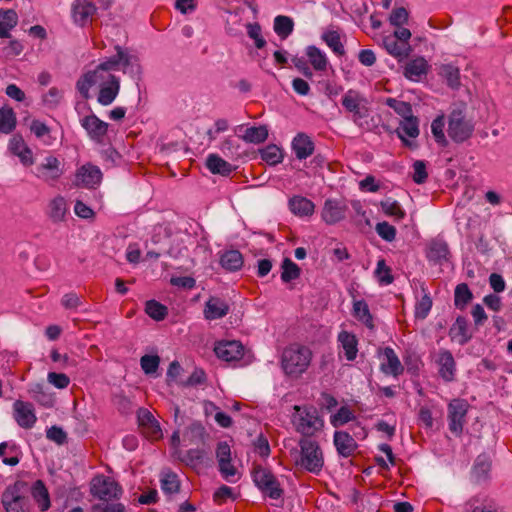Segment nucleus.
Wrapping results in <instances>:
<instances>
[{
    "instance_id": "nucleus-4",
    "label": "nucleus",
    "mask_w": 512,
    "mask_h": 512,
    "mask_svg": "<svg viewBox=\"0 0 512 512\" xmlns=\"http://www.w3.org/2000/svg\"><path fill=\"white\" fill-rule=\"evenodd\" d=\"M448 135L455 143H463L474 132V123L466 118L465 110L456 108L449 114Z\"/></svg>"
},
{
    "instance_id": "nucleus-23",
    "label": "nucleus",
    "mask_w": 512,
    "mask_h": 512,
    "mask_svg": "<svg viewBox=\"0 0 512 512\" xmlns=\"http://www.w3.org/2000/svg\"><path fill=\"white\" fill-rule=\"evenodd\" d=\"M439 375L445 382H452L455 378L456 363L449 350H443L439 354Z\"/></svg>"
},
{
    "instance_id": "nucleus-48",
    "label": "nucleus",
    "mask_w": 512,
    "mask_h": 512,
    "mask_svg": "<svg viewBox=\"0 0 512 512\" xmlns=\"http://www.w3.org/2000/svg\"><path fill=\"white\" fill-rule=\"evenodd\" d=\"M0 457L5 465L16 466L20 459L18 457V447L15 444L3 442L0 444Z\"/></svg>"
},
{
    "instance_id": "nucleus-24",
    "label": "nucleus",
    "mask_w": 512,
    "mask_h": 512,
    "mask_svg": "<svg viewBox=\"0 0 512 512\" xmlns=\"http://www.w3.org/2000/svg\"><path fill=\"white\" fill-rule=\"evenodd\" d=\"M229 312V305L218 297H210L205 304L204 316L208 320L220 319Z\"/></svg>"
},
{
    "instance_id": "nucleus-6",
    "label": "nucleus",
    "mask_w": 512,
    "mask_h": 512,
    "mask_svg": "<svg viewBox=\"0 0 512 512\" xmlns=\"http://www.w3.org/2000/svg\"><path fill=\"white\" fill-rule=\"evenodd\" d=\"M253 482L256 487L266 496L271 499H279L282 497L284 491L280 486L279 481L271 470L264 468L260 465L255 466L252 471Z\"/></svg>"
},
{
    "instance_id": "nucleus-38",
    "label": "nucleus",
    "mask_w": 512,
    "mask_h": 512,
    "mask_svg": "<svg viewBox=\"0 0 512 512\" xmlns=\"http://www.w3.org/2000/svg\"><path fill=\"white\" fill-rule=\"evenodd\" d=\"M380 207L385 215L393 217L396 222L403 220L406 217V212L402 209L398 201L387 198L380 202Z\"/></svg>"
},
{
    "instance_id": "nucleus-17",
    "label": "nucleus",
    "mask_w": 512,
    "mask_h": 512,
    "mask_svg": "<svg viewBox=\"0 0 512 512\" xmlns=\"http://www.w3.org/2000/svg\"><path fill=\"white\" fill-rule=\"evenodd\" d=\"M81 125L92 140L102 143L108 131V123L91 114L81 119Z\"/></svg>"
},
{
    "instance_id": "nucleus-61",
    "label": "nucleus",
    "mask_w": 512,
    "mask_h": 512,
    "mask_svg": "<svg viewBox=\"0 0 512 512\" xmlns=\"http://www.w3.org/2000/svg\"><path fill=\"white\" fill-rule=\"evenodd\" d=\"M375 230L377 234L387 242H392L396 238V228L386 221L377 223Z\"/></svg>"
},
{
    "instance_id": "nucleus-53",
    "label": "nucleus",
    "mask_w": 512,
    "mask_h": 512,
    "mask_svg": "<svg viewBox=\"0 0 512 512\" xmlns=\"http://www.w3.org/2000/svg\"><path fill=\"white\" fill-rule=\"evenodd\" d=\"M220 150L229 158H239L243 154L239 140L233 137L226 138L222 142Z\"/></svg>"
},
{
    "instance_id": "nucleus-33",
    "label": "nucleus",
    "mask_w": 512,
    "mask_h": 512,
    "mask_svg": "<svg viewBox=\"0 0 512 512\" xmlns=\"http://www.w3.org/2000/svg\"><path fill=\"white\" fill-rule=\"evenodd\" d=\"M208 434L206 433L205 427L198 421L192 422L184 433V438L189 441L190 444H204Z\"/></svg>"
},
{
    "instance_id": "nucleus-31",
    "label": "nucleus",
    "mask_w": 512,
    "mask_h": 512,
    "mask_svg": "<svg viewBox=\"0 0 512 512\" xmlns=\"http://www.w3.org/2000/svg\"><path fill=\"white\" fill-rule=\"evenodd\" d=\"M338 341L341 343L346 359L348 361L355 360L358 352L356 336L350 332L341 331L338 335Z\"/></svg>"
},
{
    "instance_id": "nucleus-43",
    "label": "nucleus",
    "mask_w": 512,
    "mask_h": 512,
    "mask_svg": "<svg viewBox=\"0 0 512 512\" xmlns=\"http://www.w3.org/2000/svg\"><path fill=\"white\" fill-rule=\"evenodd\" d=\"M427 72V62L424 58L420 57L410 61L404 70V76L410 80H416Z\"/></svg>"
},
{
    "instance_id": "nucleus-41",
    "label": "nucleus",
    "mask_w": 512,
    "mask_h": 512,
    "mask_svg": "<svg viewBox=\"0 0 512 512\" xmlns=\"http://www.w3.org/2000/svg\"><path fill=\"white\" fill-rule=\"evenodd\" d=\"M473 299V293L466 283H460L455 287L454 305L457 309L463 310Z\"/></svg>"
},
{
    "instance_id": "nucleus-36",
    "label": "nucleus",
    "mask_w": 512,
    "mask_h": 512,
    "mask_svg": "<svg viewBox=\"0 0 512 512\" xmlns=\"http://www.w3.org/2000/svg\"><path fill=\"white\" fill-rule=\"evenodd\" d=\"M100 78L97 74V72L89 71L82 75L77 83H76V89L78 92L82 95L84 99H88L90 97L89 90L90 88L100 82Z\"/></svg>"
},
{
    "instance_id": "nucleus-29",
    "label": "nucleus",
    "mask_w": 512,
    "mask_h": 512,
    "mask_svg": "<svg viewBox=\"0 0 512 512\" xmlns=\"http://www.w3.org/2000/svg\"><path fill=\"white\" fill-rule=\"evenodd\" d=\"M243 264V256L238 250H227L220 256V265L227 271H238L242 268Z\"/></svg>"
},
{
    "instance_id": "nucleus-14",
    "label": "nucleus",
    "mask_w": 512,
    "mask_h": 512,
    "mask_svg": "<svg viewBox=\"0 0 512 512\" xmlns=\"http://www.w3.org/2000/svg\"><path fill=\"white\" fill-rule=\"evenodd\" d=\"M97 101L103 105H110L117 97L120 90V80L113 74L108 73L105 80H101Z\"/></svg>"
},
{
    "instance_id": "nucleus-8",
    "label": "nucleus",
    "mask_w": 512,
    "mask_h": 512,
    "mask_svg": "<svg viewBox=\"0 0 512 512\" xmlns=\"http://www.w3.org/2000/svg\"><path fill=\"white\" fill-rule=\"evenodd\" d=\"M324 425L323 420L319 417L318 411L315 407L305 408L300 415L297 424V431L304 437L309 438L317 431L321 430Z\"/></svg>"
},
{
    "instance_id": "nucleus-50",
    "label": "nucleus",
    "mask_w": 512,
    "mask_h": 512,
    "mask_svg": "<svg viewBox=\"0 0 512 512\" xmlns=\"http://www.w3.org/2000/svg\"><path fill=\"white\" fill-rule=\"evenodd\" d=\"M281 268V280L284 283H289L300 277L301 269L290 258L283 259Z\"/></svg>"
},
{
    "instance_id": "nucleus-22",
    "label": "nucleus",
    "mask_w": 512,
    "mask_h": 512,
    "mask_svg": "<svg viewBox=\"0 0 512 512\" xmlns=\"http://www.w3.org/2000/svg\"><path fill=\"white\" fill-rule=\"evenodd\" d=\"M450 254L448 244L443 239H433L428 244L427 258L435 264L448 260Z\"/></svg>"
},
{
    "instance_id": "nucleus-27",
    "label": "nucleus",
    "mask_w": 512,
    "mask_h": 512,
    "mask_svg": "<svg viewBox=\"0 0 512 512\" xmlns=\"http://www.w3.org/2000/svg\"><path fill=\"white\" fill-rule=\"evenodd\" d=\"M384 355L387 359V363L381 364V371L387 375H393L394 377L402 374L404 367L402 366L395 351L391 347H386L384 349Z\"/></svg>"
},
{
    "instance_id": "nucleus-52",
    "label": "nucleus",
    "mask_w": 512,
    "mask_h": 512,
    "mask_svg": "<svg viewBox=\"0 0 512 512\" xmlns=\"http://www.w3.org/2000/svg\"><path fill=\"white\" fill-rule=\"evenodd\" d=\"M145 312L156 321L164 320L168 314V309L165 305L156 300H148L145 304Z\"/></svg>"
},
{
    "instance_id": "nucleus-63",
    "label": "nucleus",
    "mask_w": 512,
    "mask_h": 512,
    "mask_svg": "<svg viewBox=\"0 0 512 512\" xmlns=\"http://www.w3.org/2000/svg\"><path fill=\"white\" fill-rule=\"evenodd\" d=\"M409 19V13L406 8L399 7L392 10L389 22L392 26L400 27L403 24H406Z\"/></svg>"
},
{
    "instance_id": "nucleus-7",
    "label": "nucleus",
    "mask_w": 512,
    "mask_h": 512,
    "mask_svg": "<svg viewBox=\"0 0 512 512\" xmlns=\"http://www.w3.org/2000/svg\"><path fill=\"white\" fill-rule=\"evenodd\" d=\"M468 408L469 404L464 399H453L448 404V426L456 436H460L463 432Z\"/></svg>"
},
{
    "instance_id": "nucleus-58",
    "label": "nucleus",
    "mask_w": 512,
    "mask_h": 512,
    "mask_svg": "<svg viewBox=\"0 0 512 512\" xmlns=\"http://www.w3.org/2000/svg\"><path fill=\"white\" fill-rule=\"evenodd\" d=\"M444 127H445V118L443 115H440L436 117L431 124V131L435 138V141L442 145L446 146L448 144V141L444 134Z\"/></svg>"
},
{
    "instance_id": "nucleus-13",
    "label": "nucleus",
    "mask_w": 512,
    "mask_h": 512,
    "mask_svg": "<svg viewBox=\"0 0 512 512\" xmlns=\"http://www.w3.org/2000/svg\"><path fill=\"white\" fill-rule=\"evenodd\" d=\"M115 51L117 52L119 65L122 66V71L129 74L132 78L139 79L142 73L139 58L136 55L130 54L127 49L122 48L120 45L115 46Z\"/></svg>"
},
{
    "instance_id": "nucleus-44",
    "label": "nucleus",
    "mask_w": 512,
    "mask_h": 512,
    "mask_svg": "<svg viewBox=\"0 0 512 512\" xmlns=\"http://www.w3.org/2000/svg\"><path fill=\"white\" fill-rule=\"evenodd\" d=\"M260 155L261 159L271 166H275L283 160L282 150L275 144H269L260 149Z\"/></svg>"
},
{
    "instance_id": "nucleus-9",
    "label": "nucleus",
    "mask_w": 512,
    "mask_h": 512,
    "mask_svg": "<svg viewBox=\"0 0 512 512\" xmlns=\"http://www.w3.org/2000/svg\"><path fill=\"white\" fill-rule=\"evenodd\" d=\"M103 174L100 168L92 163H86L77 169L75 184L87 189H96L102 181Z\"/></svg>"
},
{
    "instance_id": "nucleus-16",
    "label": "nucleus",
    "mask_w": 512,
    "mask_h": 512,
    "mask_svg": "<svg viewBox=\"0 0 512 512\" xmlns=\"http://www.w3.org/2000/svg\"><path fill=\"white\" fill-rule=\"evenodd\" d=\"M137 420L139 426L143 429V432L147 437L152 439H159L162 437L160 424L148 409L139 408L137 411Z\"/></svg>"
},
{
    "instance_id": "nucleus-34",
    "label": "nucleus",
    "mask_w": 512,
    "mask_h": 512,
    "mask_svg": "<svg viewBox=\"0 0 512 512\" xmlns=\"http://www.w3.org/2000/svg\"><path fill=\"white\" fill-rule=\"evenodd\" d=\"M306 56L316 71H325L327 69V57L318 47L314 45L308 46L306 48Z\"/></svg>"
},
{
    "instance_id": "nucleus-5",
    "label": "nucleus",
    "mask_w": 512,
    "mask_h": 512,
    "mask_svg": "<svg viewBox=\"0 0 512 512\" xmlns=\"http://www.w3.org/2000/svg\"><path fill=\"white\" fill-rule=\"evenodd\" d=\"M90 493L93 497L104 501L118 500L123 494L121 485L111 477L97 475L90 482Z\"/></svg>"
},
{
    "instance_id": "nucleus-10",
    "label": "nucleus",
    "mask_w": 512,
    "mask_h": 512,
    "mask_svg": "<svg viewBox=\"0 0 512 512\" xmlns=\"http://www.w3.org/2000/svg\"><path fill=\"white\" fill-rule=\"evenodd\" d=\"M63 174V168L58 158L48 156L36 167L35 175L48 184H54Z\"/></svg>"
},
{
    "instance_id": "nucleus-49",
    "label": "nucleus",
    "mask_w": 512,
    "mask_h": 512,
    "mask_svg": "<svg viewBox=\"0 0 512 512\" xmlns=\"http://www.w3.org/2000/svg\"><path fill=\"white\" fill-rule=\"evenodd\" d=\"M321 38L327 44V46L332 49V51L335 54L339 56L345 54V49L341 42L340 34L337 31H326L322 34Z\"/></svg>"
},
{
    "instance_id": "nucleus-37",
    "label": "nucleus",
    "mask_w": 512,
    "mask_h": 512,
    "mask_svg": "<svg viewBox=\"0 0 512 512\" xmlns=\"http://www.w3.org/2000/svg\"><path fill=\"white\" fill-rule=\"evenodd\" d=\"M353 315L369 329L374 328L373 317L366 301L357 300L353 303Z\"/></svg>"
},
{
    "instance_id": "nucleus-57",
    "label": "nucleus",
    "mask_w": 512,
    "mask_h": 512,
    "mask_svg": "<svg viewBox=\"0 0 512 512\" xmlns=\"http://www.w3.org/2000/svg\"><path fill=\"white\" fill-rule=\"evenodd\" d=\"M397 131L402 132L403 136L406 135L411 138H416L419 135L418 118L413 115L409 118L403 119Z\"/></svg>"
},
{
    "instance_id": "nucleus-1",
    "label": "nucleus",
    "mask_w": 512,
    "mask_h": 512,
    "mask_svg": "<svg viewBox=\"0 0 512 512\" xmlns=\"http://www.w3.org/2000/svg\"><path fill=\"white\" fill-rule=\"evenodd\" d=\"M300 450L293 449L295 464L302 469L318 475L324 466V456L319 443L310 438L303 437L298 442Z\"/></svg>"
},
{
    "instance_id": "nucleus-20",
    "label": "nucleus",
    "mask_w": 512,
    "mask_h": 512,
    "mask_svg": "<svg viewBox=\"0 0 512 512\" xmlns=\"http://www.w3.org/2000/svg\"><path fill=\"white\" fill-rule=\"evenodd\" d=\"M449 337L459 345L464 346L472 339L469 331L468 320L464 316H458L449 329Z\"/></svg>"
},
{
    "instance_id": "nucleus-45",
    "label": "nucleus",
    "mask_w": 512,
    "mask_h": 512,
    "mask_svg": "<svg viewBox=\"0 0 512 512\" xmlns=\"http://www.w3.org/2000/svg\"><path fill=\"white\" fill-rule=\"evenodd\" d=\"M366 99L360 95L356 90H348L342 98V106L350 113L356 109H360Z\"/></svg>"
},
{
    "instance_id": "nucleus-56",
    "label": "nucleus",
    "mask_w": 512,
    "mask_h": 512,
    "mask_svg": "<svg viewBox=\"0 0 512 512\" xmlns=\"http://www.w3.org/2000/svg\"><path fill=\"white\" fill-rule=\"evenodd\" d=\"M120 67L119 60L117 59V53L109 58H106L104 61H102L96 68L95 72H97L99 78L101 80H105L107 78V75L105 73H108L110 71H116Z\"/></svg>"
},
{
    "instance_id": "nucleus-25",
    "label": "nucleus",
    "mask_w": 512,
    "mask_h": 512,
    "mask_svg": "<svg viewBox=\"0 0 512 512\" xmlns=\"http://www.w3.org/2000/svg\"><path fill=\"white\" fill-rule=\"evenodd\" d=\"M491 470V459L486 453L477 456L473 464L471 475L475 482L486 481Z\"/></svg>"
},
{
    "instance_id": "nucleus-55",
    "label": "nucleus",
    "mask_w": 512,
    "mask_h": 512,
    "mask_svg": "<svg viewBox=\"0 0 512 512\" xmlns=\"http://www.w3.org/2000/svg\"><path fill=\"white\" fill-rule=\"evenodd\" d=\"M374 274L381 285H389L394 281L391 268L387 266L385 259L378 260Z\"/></svg>"
},
{
    "instance_id": "nucleus-28",
    "label": "nucleus",
    "mask_w": 512,
    "mask_h": 512,
    "mask_svg": "<svg viewBox=\"0 0 512 512\" xmlns=\"http://www.w3.org/2000/svg\"><path fill=\"white\" fill-rule=\"evenodd\" d=\"M206 167L212 174H219L221 176H229L231 172L236 169V167L222 159L217 154L208 155L206 159Z\"/></svg>"
},
{
    "instance_id": "nucleus-46",
    "label": "nucleus",
    "mask_w": 512,
    "mask_h": 512,
    "mask_svg": "<svg viewBox=\"0 0 512 512\" xmlns=\"http://www.w3.org/2000/svg\"><path fill=\"white\" fill-rule=\"evenodd\" d=\"M384 43L386 50L392 56L400 59L407 58L409 56L411 51L409 44L399 43L398 40L394 38H386Z\"/></svg>"
},
{
    "instance_id": "nucleus-39",
    "label": "nucleus",
    "mask_w": 512,
    "mask_h": 512,
    "mask_svg": "<svg viewBox=\"0 0 512 512\" xmlns=\"http://www.w3.org/2000/svg\"><path fill=\"white\" fill-rule=\"evenodd\" d=\"M241 138L247 143L260 144L268 138V129L265 125L248 127Z\"/></svg>"
},
{
    "instance_id": "nucleus-51",
    "label": "nucleus",
    "mask_w": 512,
    "mask_h": 512,
    "mask_svg": "<svg viewBox=\"0 0 512 512\" xmlns=\"http://www.w3.org/2000/svg\"><path fill=\"white\" fill-rule=\"evenodd\" d=\"M16 126V116L12 108H0V132L10 133Z\"/></svg>"
},
{
    "instance_id": "nucleus-35",
    "label": "nucleus",
    "mask_w": 512,
    "mask_h": 512,
    "mask_svg": "<svg viewBox=\"0 0 512 512\" xmlns=\"http://www.w3.org/2000/svg\"><path fill=\"white\" fill-rule=\"evenodd\" d=\"M439 75L451 89H458L460 87V70L458 67L452 64H443L440 67Z\"/></svg>"
},
{
    "instance_id": "nucleus-11",
    "label": "nucleus",
    "mask_w": 512,
    "mask_h": 512,
    "mask_svg": "<svg viewBox=\"0 0 512 512\" xmlns=\"http://www.w3.org/2000/svg\"><path fill=\"white\" fill-rule=\"evenodd\" d=\"M13 416L17 424L24 429L32 428L37 420L33 405L21 400L14 402Z\"/></svg>"
},
{
    "instance_id": "nucleus-59",
    "label": "nucleus",
    "mask_w": 512,
    "mask_h": 512,
    "mask_svg": "<svg viewBox=\"0 0 512 512\" xmlns=\"http://www.w3.org/2000/svg\"><path fill=\"white\" fill-rule=\"evenodd\" d=\"M161 489L166 494H175L179 492L180 481L177 474L170 472L161 479Z\"/></svg>"
},
{
    "instance_id": "nucleus-54",
    "label": "nucleus",
    "mask_w": 512,
    "mask_h": 512,
    "mask_svg": "<svg viewBox=\"0 0 512 512\" xmlns=\"http://www.w3.org/2000/svg\"><path fill=\"white\" fill-rule=\"evenodd\" d=\"M385 104L392 108L403 119L413 116L412 106L408 102L400 101L395 98H387Z\"/></svg>"
},
{
    "instance_id": "nucleus-18",
    "label": "nucleus",
    "mask_w": 512,
    "mask_h": 512,
    "mask_svg": "<svg viewBox=\"0 0 512 512\" xmlns=\"http://www.w3.org/2000/svg\"><path fill=\"white\" fill-rule=\"evenodd\" d=\"M333 443L337 453L343 458H348L354 455L358 448V444L355 439L346 431H335Z\"/></svg>"
},
{
    "instance_id": "nucleus-21",
    "label": "nucleus",
    "mask_w": 512,
    "mask_h": 512,
    "mask_svg": "<svg viewBox=\"0 0 512 512\" xmlns=\"http://www.w3.org/2000/svg\"><path fill=\"white\" fill-rule=\"evenodd\" d=\"M314 142L305 133H298L292 140V150L299 160L307 159L314 152Z\"/></svg>"
},
{
    "instance_id": "nucleus-12",
    "label": "nucleus",
    "mask_w": 512,
    "mask_h": 512,
    "mask_svg": "<svg viewBox=\"0 0 512 512\" xmlns=\"http://www.w3.org/2000/svg\"><path fill=\"white\" fill-rule=\"evenodd\" d=\"M214 352L219 359L232 362L243 357L244 347L241 342L236 340L220 341L215 345Z\"/></svg>"
},
{
    "instance_id": "nucleus-2",
    "label": "nucleus",
    "mask_w": 512,
    "mask_h": 512,
    "mask_svg": "<svg viewBox=\"0 0 512 512\" xmlns=\"http://www.w3.org/2000/svg\"><path fill=\"white\" fill-rule=\"evenodd\" d=\"M311 360L310 348L294 343L283 350L281 366L286 375L297 378L308 369Z\"/></svg>"
},
{
    "instance_id": "nucleus-30",
    "label": "nucleus",
    "mask_w": 512,
    "mask_h": 512,
    "mask_svg": "<svg viewBox=\"0 0 512 512\" xmlns=\"http://www.w3.org/2000/svg\"><path fill=\"white\" fill-rule=\"evenodd\" d=\"M289 208L291 212L297 216H310L314 212V203L303 196H293L289 200Z\"/></svg>"
},
{
    "instance_id": "nucleus-3",
    "label": "nucleus",
    "mask_w": 512,
    "mask_h": 512,
    "mask_svg": "<svg viewBox=\"0 0 512 512\" xmlns=\"http://www.w3.org/2000/svg\"><path fill=\"white\" fill-rule=\"evenodd\" d=\"M27 482L17 480L8 485L1 495V503L6 512H27L29 499Z\"/></svg>"
},
{
    "instance_id": "nucleus-64",
    "label": "nucleus",
    "mask_w": 512,
    "mask_h": 512,
    "mask_svg": "<svg viewBox=\"0 0 512 512\" xmlns=\"http://www.w3.org/2000/svg\"><path fill=\"white\" fill-rule=\"evenodd\" d=\"M92 512H126V508L122 503H97L91 508Z\"/></svg>"
},
{
    "instance_id": "nucleus-60",
    "label": "nucleus",
    "mask_w": 512,
    "mask_h": 512,
    "mask_svg": "<svg viewBox=\"0 0 512 512\" xmlns=\"http://www.w3.org/2000/svg\"><path fill=\"white\" fill-rule=\"evenodd\" d=\"M354 418L353 412L347 406H342L336 414L331 416L330 422L334 427H339L352 421Z\"/></svg>"
},
{
    "instance_id": "nucleus-47",
    "label": "nucleus",
    "mask_w": 512,
    "mask_h": 512,
    "mask_svg": "<svg viewBox=\"0 0 512 512\" xmlns=\"http://www.w3.org/2000/svg\"><path fill=\"white\" fill-rule=\"evenodd\" d=\"M178 458L185 463L187 466L195 468L204 462L206 457V451L204 449H189L181 456V452L178 451Z\"/></svg>"
},
{
    "instance_id": "nucleus-26",
    "label": "nucleus",
    "mask_w": 512,
    "mask_h": 512,
    "mask_svg": "<svg viewBox=\"0 0 512 512\" xmlns=\"http://www.w3.org/2000/svg\"><path fill=\"white\" fill-rule=\"evenodd\" d=\"M35 502L37 503L40 511H47L51 506L50 495L42 480H36L32 487L29 488Z\"/></svg>"
},
{
    "instance_id": "nucleus-15",
    "label": "nucleus",
    "mask_w": 512,
    "mask_h": 512,
    "mask_svg": "<svg viewBox=\"0 0 512 512\" xmlns=\"http://www.w3.org/2000/svg\"><path fill=\"white\" fill-rule=\"evenodd\" d=\"M95 4L89 0H74L71 5V15L75 24L84 27L96 13Z\"/></svg>"
},
{
    "instance_id": "nucleus-62",
    "label": "nucleus",
    "mask_w": 512,
    "mask_h": 512,
    "mask_svg": "<svg viewBox=\"0 0 512 512\" xmlns=\"http://www.w3.org/2000/svg\"><path fill=\"white\" fill-rule=\"evenodd\" d=\"M160 363V357L158 355H144L140 359V365L145 374H154Z\"/></svg>"
},
{
    "instance_id": "nucleus-42",
    "label": "nucleus",
    "mask_w": 512,
    "mask_h": 512,
    "mask_svg": "<svg viewBox=\"0 0 512 512\" xmlns=\"http://www.w3.org/2000/svg\"><path fill=\"white\" fill-rule=\"evenodd\" d=\"M67 212L66 201L62 196H57L49 203L48 215L53 222H60Z\"/></svg>"
},
{
    "instance_id": "nucleus-32",
    "label": "nucleus",
    "mask_w": 512,
    "mask_h": 512,
    "mask_svg": "<svg viewBox=\"0 0 512 512\" xmlns=\"http://www.w3.org/2000/svg\"><path fill=\"white\" fill-rule=\"evenodd\" d=\"M18 23V15L13 9H0V38H9V31Z\"/></svg>"
},
{
    "instance_id": "nucleus-19",
    "label": "nucleus",
    "mask_w": 512,
    "mask_h": 512,
    "mask_svg": "<svg viewBox=\"0 0 512 512\" xmlns=\"http://www.w3.org/2000/svg\"><path fill=\"white\" fill-rule=\"evenodd\" d=\"M347 207L341 201L327 199L322 209V219L327 224H335L345 218Z\"/></svg>"
},
{
    "instance_id": "nucleus-40",
    "label": "nucleus",
    "mask_w": 512,
    "mask_h": 512,
    "mask_svg": "<svg viewBox=\"0 0 512 512\" xmlns=\"http://www.w3.org/2000/svg\"><path fill=\"white\" fill-rule=\"evenodd\" d=\"M274 31L281 38L286 39L294 30V21L291 17L278 15L274 19Z\"/></svg>"
}]
</instances>
